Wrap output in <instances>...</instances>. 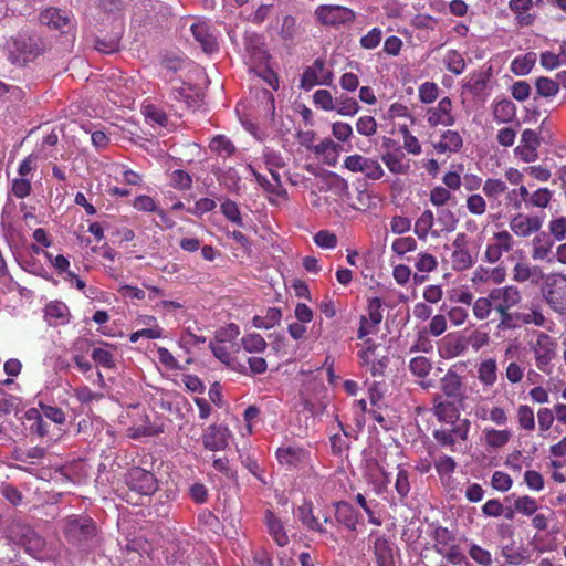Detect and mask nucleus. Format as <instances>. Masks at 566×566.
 Returning <instances> with one entry per match:
<instances>
[{
	"mask_svg": "<svg viewBox=\"0 0 566 566\" xmlns=\"http://www.w3.org/2000/svg\"><path fill=\"white\" fill-rule=\"evenodd\" d=\"M60 527L66 542L77 548L88 547L97 534L95 522L87 515H69Z\"/></svg>",
	"mask_w": 566,
	"mask_h": 566,
	"instance_id": "1",
	"label": "nucleus"
},
{
	"mask_svg": "<svg viewBox=\"0 0 566 566\" xmlns=\"http://www.w3.org/2000/svg\"><path fill=\"white\" fill-rule=\"evenodd\" d=\"M6 50L9 61L22 66L40 56L44 46L39 36L24 32L11 36L7 41Z\"/></svg>",
	"mask_w": 566,
	"mask_h": 566,
	"instance_id": "2",
	"label": "nucleus"
},
{
	"mask_svg": "<svg viewBox=\"0 0 566 566\" xmlns=\"http://www.w3.org/2000/svg\"><path fill=\"white\" fill-rule=\"evenodd\" d=\"M541 289L543 298L549 307L557 312H566V275L562 273L544 274Z\"/></svg>",
	"mask_w": 566,
	"mask_h": 566,
	"instance_id": "3",
	"label": "nucleus"
},
{
	"mask_svg": "<svg viewBox=\"0 0 566 566\" xmlns=\"http://www.w3.org/2000/svg\"><path fill=\"white\" fill-rule=\"evenodd\" d=\"M536 339L531 344V350L537 369L551 373V364L557 356V342L545 332H535Z\"/></svg>",
	"mask_w": 566,
	"mask_h": 566,
	"instance_id": "4",
	"label": "nucleus"
},
{
	"mask_svg": "<svg viewBox=\"0 0 566 566\" xmlns=\"http://www.w3.org/2000/svg\"><path fill=\"white\" fill-rule=\"evenodd\" d=\"M366 348L358 353L361 365L368 366L374 377L384 376L389 364L388 349L385 346L377 345L370 339L366 340Z\"/></svg>",
	"mask_w": 566,
	"mask_h": 566,
	"instance_id": "5",
	"label": "nucleus"
},
{
	"mask_svg": "<svg viewBox=\"0 0 566 566\" xmlns=\"http://www.w3.org/2000/svg\"><path fill=\"white\" fill-rule=\"evenodd\" d=\"M126 484L130 492L140 496H150L158 490V481L154 473L139 467L127 472Z\"/></svg>",
	"mask_w": 566,
	"mask_h": 566,
	"instance_id": "6",
	"label": "nucleus"
},
{
	"mask_svg": "<svg viewBox=\"0 0 566 566\" xmlns=\"http://www.w3.org/2000/svg\"><path fill=\"white\" fill-rule=\"evenodd\" d=\"M333 78L334 74L332 69L326 66L323 59H316L304 70L300 86L305 91H310L316 85L329 86L333 83Z\"/></svg>",
	"mask_w": 566,
	"mask_h": 566,
	"instance_id": "7",
	"label": "nucleus"
},
{
	"mask_svg": "<svg viewBox=\"0 0 566 566\" xmlns=\"http://www.w3.org/2000/svg\"><path fill=\"white\" fill-rule=\"evenodd\" d=\"M543 223V217L523 212H517L509 219L510 231L522 239L536 234L542 229Z\"/></svg>",
	"mask_w": 566,
	"mask_h": 566,
	"instance_id": "8",
	"label": "nucleus"
},
{
	"mask_svg": "<svg viewBox=\"0 0 566 566\" xmlns=\"http://www.w3.org/2000/svg\"><path fill=\"white\" fill-rule=\"evenodd\" d=\"M515 240L511 232L501 230L494 232L486 244L484 256L489 263H496L504 253L513 250Z\"/></svg>",
	"mask_w": 566,
	"mask_h": 566,
	"instance_id": "9",
	"label": "nucleus"
},
{
	"mask_svg": "<svg viewBox=\"0 0 566 566\" xmlns=\"http://www.w3.org/2000/svg\"><path fill=\"white\" fill-rule=\"evenodd\" d=\"M344 167L352 172H361L373 180L380 179L385 174L382 167L376 159L358 154L347 156L344 160Z\"/></svg>",
	"mask_w": 566,
	"mask_h": 566,
	"instance_id": "10",
	"label": "nucleus"
},
{
	"mask_svg": "<svg viewBox=\"0 0 566 566\" xmlns=\"http://www.w3.org/2000/svg\"><path fill=\"white\" fill-rule=\"evenodd\" d=\"M490 293L494 311H511L518 306L523 300L521 290L516 285L494 287Z\"/></svg>",
	"mask_w": 566,
	"mask_h": 566,
	"instance_id": "11",
	"label": "nucleus"
},
{
	"mask_svg": "<svg viewBox=\"0 0 566 566\" xmlns=\"http://www.w3.org/2000/svg\"><path fill=\"white\" fill-rule=\"evenodd\" d=\"M315 14L317 19L324 24H343L354 20V12L342 6H319Z\"/></svg>",
	"mask_w": 566,
	"mask_h": 566,
	"instance_id": "12",
	"label": "nucleus"
},
{
	"mask_svg": "<svg viewBox=\"0 0 566 566\" xmlns=\"http://www.w3.org/2000/svg\"><path fill=\"white\" fill-rule=\"evenodd\" d=\"M230 431L222 424H211L202 433V444L210 451L224 450L229 444Z\"/></svg>",
	"mask_w": 566,
	"mask_h": 566,
	"instance_id": "13",
	"label": "nucleus"
},
{
	"mask_svg": "<svg viewBox=\"0 0 566 566\" xmlns=\"http://www.w3.org/2000/svg\"><path fill=\"white\" fill-rule=\"evenodd\" d=\"M452 102L449 97L440 99L436 107H431L427 111V120L430 126L436 127L452 126L455 123V118L451 113Z\"/></svg>",
	"mask_w": 566,
	"mask_h": 566,
	"instance_id": "14",
	"label": "nucleus"
},
{
	"mask_svg": "<svg viewBox=\"0 0 566 566\" xmlns=\"http://www.w3.org/2000/svg\"><path fill=\"white\" fill-rule=\"evenodd\" d=\"M263 523L266 527V532L275 544L280 547H285L290 543L285 525L280 516H277L272 510L264 512Z\"/></svg>",
	"mask_w": 566,
	"mask_h": 566,
	"instance_id": "15",
	"label": "nucleus"
},
{
	"mask_svg": "<svg viewBox=\"0 0 566 566\" xmlns=\"http://www.w3.org/2000/svg\"><path fill=\"white\" fill-rule=\"evenodd\" d=\"M470 429V421L461 419L453 424L452 429L436 430L434 439L442 446L453 447L457 439L467 440Z\"/></svg>",
	"mask_w": 566,
	"mask_h": 566,
	"instance_id": "16",
	"label": "nucleus"
},
{
	"mask_svg": "<svg viewBox=\"0 0 566 566\" xmlns=\"http://www.w3.org/2000/svg\"><path fill=\"white\" fill-rule=\"evenodd\" d=\"M190 31L195 40L200 44L206 53H213L218 50L216 36L210 31L209 25L203 21H196L190 25Z\"/></svg>",
	"mask_w": 566,
	"mask_h": 566,
	"instance_id": "17",
	"label": "nucleus"
},
{
	"mask_svg": "<svg viewBox=\"0 0 566 566\" xmlns=\"http://www.w3.org/2000/svg\"><path fill=\"white\" fill-rule=\"evenodd\" d=\"M544 272L537 265H532L527 262H517L512 270V280L517 283L531 281L538 283L544 277Z\"/></svg>",
	"mask_w": 566,
	"mask_h": 566,
	"instance_id": "18",
	"label": "nucleus"
},
{
	"mask_svg": "<svg viewBox=\"0 0 566 566\" xmlns=\"http://www.w3.org/2000/svg\"><path fill=\"white\" fill-rule=\"evenodd\" d=\"M468 349V342L462 336L448 335L446 336L439 347V353L442 358H454Z\"/></svg>",
	"mask_w": 566,
	"mask_h": 566,
	"instance_id": "19",
	"label": "nucleus"
},
{
	"mask_svg": "<svg viewBox=\"0 0 566 566\" xmlns=\"http://www.w3.org/2000/svg\"><path fill=\"white\" fill-rule=\"evenodd\" d=\"M554 242L545 233L537 234L532 240L531 256L534 261L552 262V249Z\"/></svg>",
	"mask_w": 566,
	"mask_h": 566,
	"instance_id": "20",
	"label": "nucleus"
},
{
	"mask_svg": "<svg viewBox=\"0 0 566 566\" xmlns=\"http://www.w3.org/2000/svg\"><path fill=\"white\" fill-rule=\"evenodd\" d=\"M367 476L377 494H381L390 482V474L376 460L368 463Z\"/></svg>",
	"mask_w": 566,
	"mask_h": 566,
	"instance_id": "21",
	"label": "nucleus"
},
{
	"mask_svg": "<svg viewBox=\"0 0 566 566\" xmlns=\"http://www.w3.org/2000/svg\"><path fill=\"white\" fill-rule=\"evenodd\" d=\"M476 377L484 388H491L497 381V364L494 358H486L476 366Z\"/></svg>",
	"mask_w": 566,
	"mask_h": 566,
	"instance_id": "22",
	"label": "nucleus"
},
{
	"mask_svg": "<svg viewBox=\"0 0 566 566\" xmlns=\"http://www.w3.org/2000/svg\"><path fill=\"white\" fill-rule=\"evenodd\" d=\"M40 21L42 24L61 32H66L70 24L69 15L56 8L43 10L40 14Z\"/></svg>",
	"mask_w": 566,
	"mask_h": 566,
	"instance_id": "23",
	"label": "nucleus"
},
{
	"mask_svg": "<svg viewBox=\"0 0 566 566\" xmlns=\"http://www.w3.org/2000/svg\"><path fill=\"white\" fill-rule=\"evenodd\" d=\"M463 145V139L457 130H446L439 142L433 143L438 154L458 153Z\"/></svg>",
	"mask_w": 566,
	"mask_h": 566,
	"instance_id": "24",
	"label": "nucleus"
},
{
	"mask_svg": "<svg viewBox=\"0 0 566 566\" xmlns=\"http://www.w3.org/2000/svg\"><path fill=\"white\" fill-rule=\"evenodd\" d=\"M210 348L221 363L229 366L231 369L237 370L242 374H247V368L243 364L237 361L231 354L229 353L227 346L224 345V339H217L210 344Z\"/></svg>",
	"mask_w": 566,
	"mask_h": 566,
	"instance_id": "25",
	"label": "nucleus"
},
{
	"mask_svg": "<svg viewBox=\"0 0 566 566\" xmlns=\"http://www.w3.org/2000/svg\"><path fill=\"white\" fill-rule=\"evenodd\" d=\"M296 515L307 530L318 532L319 534H327L326 528L321 525L317 517L313 514V505L311 502H304L300 505Z\"/></svg>",
	"mask_w": 566,
	"mask_h": 566,
	"instance_id": "26",
	"label": "nucleus"
},
{
	"mask_svg": "<svg viewBox=\"0 0 566 566\" xmlns=\"http://www.w3.org/2000/svg\"><path fill=\"white\" fill-rule=\"evenodd\" d=\"M442 392L449 398H458L462 391V379L453 370L449 369L440 380Z\"/></svg>",
	"mask_w": 566,
	"mask_h": 566,
	"instance_id": "27",
	"label": "nucleus"
},
{
	"mask_svg": "<svg viewBox=\"0 0 566 566\" xmlns=\"http://www.w3.org/2000/svg\"><path fill=\"white\" fill-rule=\"evenodd\" d=\"M276 458L280 464L291 468L304 461L306 452L301 448L284 447L277 449Z\"/></svg>",
	"mask_w": 566,
	"mask_h": 566,
	"instance_id": "28",
	"label": "nucleus"
},
{
	"mask_svg": "<svg viewBox=\"0 0 566 566\" xmlns=\"http://www.w3.org/2000/svg\"><path fill=\"white\" fill-rule=\"evenodd\" d=\"M43 417L44 416L38 408H30L24 413V419L30 423L29 430L41 438L49 433V426Z\"/></svg>",
	"mask_w": 566,
	"mask_h": 566,
	"instance_id": "29",
	"label": "nucleus"
},
{
	"mask_svg": "<svg viewBox=\"0 0 566 566\" xmlns=\"http://www.w3.org/2000/svg\"><path fill=\"white\" fill-rule=\"evenodd\" d=\"M483 434L485 444L493 449L504 447L512 437L510 430H496L494 428H485Z\"/></svg>",
	"mask_w": 566,
	"mask_h": 566,
	"instance_id": "30",
	"label": "nucleus"
},
{
	"mask_svg": "<svg viewBox=\"0 0 566 566\" xmlns=\"http://www.w3.org/2000/svg\"><path fill=\"white\" fill-rule=\"evenodd\" d=\"M240 342L243 349L250 354H261L268 348V343L258 333L245 334Z\"/></svg>",
	"mask_w": 566,
	"mask_h": 566,
	"instance_id": "31",
	"label": "nucleus"
},
{
	"mask_svg": "<svg viewBox=\"0 0 566 566\" xmlns=\"http://www.w3.org/2000/svg\"><path fill=\"white\" fill-rule=\"evenodd\" d=\"M282 318V313L280 308L270 307L266 311L264 316H254L252 319V325L255 328L270 329L277 325Z\"/></svg>",
	"mask_w": 566,
	"mask_h": 566,
	"instance_id": "32",
	"label": "nucleus"
},
{
	"mask_svg": "<svg viewBox=\"0 0 566 566\" xmlns=\"http://www.w3.org/2000/svg\"><path fill=\"white\" fill-rule=\"evenodd\" d=\"M516 115L514 103L509 99L497 102L493 108V116L497 123H509Z\"/></svg>",
	"mask_w": 566,
	"mask_h": 566,
	"instance_id": "33",
	"label": "nucleus"
},
{
	"mask_svg": "<svg viewBox=\"0 0 566 566\" xmlns=\"http://www.w3.org/2000/svg\"><path fill=\"white\" fill-rule=\"evenodd\" d=\"M450 262L453 270L464 271L473 265L474 259L469 249H459L452 250Z\"/></svg>",
	"mask_w": 566,
	"mask_h": 566,
	"instance_id": "34",
	"label": "nucleus"
},
{
	"mask_svg": "<svg viewBox=\"0 0 566 566\" xmlns=\"http://www.w3.org/2000/svg\"><path fill=\"white\" fill-rule=\"evenodd\" d=\"M553 191L546 187L533 191L527 200L526 208L545 209L551 205Z\"/></svg>",
	"mask_w": 566,
	"mask_h": 566,
	"instance_id": "35",
	"label": "nucleus"
},
{
	"mask_svg": "<svg viewBox=\"0 0 566 566\" xmlns=\"http://www.w3.org/2000/svg\"><path fill=\"white\" fill-rule=\"evenodd\" d=\"M335 517L338 523L345 525L350 530H354L356 526L357 516L353 507L345 502H339L336 504Z\"/></svg>",
	"mask_w": 566,
	"mask_h": 566,
	"instance_id": "36",
	"label": "nucleus"
},
{
	"mask_svg": "<svg viewBox=\"0 0 566 566\" xmlns=\"http://www.w3.org/2000/svg\"><path fill=\"white\" fill-rule=\"evenodd\" d=\"M517 321L524 325L545 327L547 318L541 311L539 306L533 305L530 308V312L517 313Z\"/></svg>",
	"mask_w": 566,
	"mask_h": 566,
	"instance_id": "37",
	"label": "nucleus"
},
{
	"mask_svg": "<svg viewBox=\"0 0 566 566\" xmlns=\"http://www.w3.org/2000/svg\"><path fill=\"white\" fill-rule=\"evenodd\" d=\"M381 159L392 174H407L410 168L402 154L386 153Z\"/></svg>",
	"mask_w": 566,
	"mask_h": 566,
	"instance_id": "38",
	"label": "nucleus"
},
{
	"mask_svg": "<svg viewBox=\"0 0 566 566\" xmlns=\"http://www.w3.org/2000/svg\"><path fill=\"white\" fill-rule=\"evenodd\" d=\"M434 223V214L431 210H424L415 223V233L419 239L426 240Z\"/></svg>",
	"mask_w": 566,
	"mask_h": 566,
	"instance_id": "39",
	"label": "nucleus"
},
{
	"mask_svg": "<svg viewBox=\"0 0 566 566\" xmlns=\"http://www.w3.org/2000/svg\"><path fill=\"white\" fill-rule=\"evenodd\" d=\"M211 151L221 157H230L235 151V146L223 135L214 136L209 145Z\"/></svg>",
	"mask_w": 566,
	"mask_h": 566,
	"instance_id": "40",
	"label": "nucleus"
},
{
	"mask_svg": "<svg viewBox=\"0 0 566 566\" xmlns=\"http://www.w3.org/2000/svg\"><path fill=\"white\" fill-rule=\"evenodd\" d=\"M335 111L339 115L350 117L356 115L360 109L358 102L355 98L346 95H340L339 97H337L335 99Z\"/></svg>",
	"mask_w": 566,
	"mask_h": 566,
	"instance_id": "41",
	"label": "nucleus"
},
{
	"mask_svg": "<svg viewBox=\"0 0 566 566\" xmlns=\"http://www.w3.org/2000/svg\"><path fill=\"white\" fill-rule=\"evenodd\" d=\"M374 553L376 556L377 565L380 563L394 560L391 544L385 537H377L375 539Z\"/></svg>",
	"mask_w": 566,
	"mask_h": 566,
	"instance_id": "42",
	"label": "nucleus"
},
{
	"mask_svg": "<svg viewBox=\"0 0 566 566\" xmlns=\"http://www.w3.org/2000/svg\"><path fill=\"white\" fill-rule=\"evenodd\" d=\"M493 310L494 305L490 292L488 296L479 297L472 304L473 314L480 321L486 319Z\"/></svg>",
	"mask_w": 566,
	"mask_h": 566,
	"instance_id": "43",
	"label": "nucleus"
},
{
	"mask_svg": "<svg viewBox=\"0 0 566 566\" xmlns=\"http://www.w3.org/2000/svg\"><path fill=\"white\" fill-rule=\"evenodd\" d=\"M514 510L524 516H532L537 512L538 503L530 495H522L514 501Z\"/></svg>",
	"mask_w": 566,
	"mask_h": 566,
	"instance_id": "44",
	"label": "nucleus"
},
{
	"mask_svg": "<svg viewBox=\"0 0 566 566\" xmlns=\"http://www.w3.org/2000/svg\"><path fill=\"white\" fill-rule=\"evenodd\" d=\"M507 190L506 184L496 178H488L482 187V191L489 199H497L501 195Z\"/></svg>",
	"mask_w": 566,
	"mask_h": 566,
	"instance_id": "45",
	"label": "nucleus"
},
{
	"mask_svg": "<svg viewBox=\"0 0 566 566\" xmlns=\"http://www.w3.org/2000/svg\"><path fill=\"white\" fill-rule=\"evenodd\" d=\"M144 115L146 117V120L151 126H158V127H167L168 125V117L164 111L160 108L154 106V105H147L144 107Z\"/></svg>",
	"mask_w": 566,
	"mask_h": 566,
	"instance_id": "46",
	"label": "nucleus"
},
{
	"mask_svg": "<svg viewBox=\"0 0 566 566\" xmlns=\"http://www.w3.org/2000/svg\"><path fill=\"white\" fill-rule=\"evenodd\" d=\"M536 61L534 53H528L522 57H516L511 64V70L516 75H526L531 72Z\"/></svg>",
	"mask_w": 566,
	"mask_h": 566,
	"instance_id": "47",
	"label": "nucleus"
},
{
	"mask_svg": "<svg viewBox=\"0 0 566 566\" xmlns=\"http://www.w3.org/2000/svg\"><path fill=\"white\" fill-rule=\"evenodd\" d=\"M443 62H444V65L446 67L459 75L461 73H463L464 69H465V62H464V59L462 57V55L455 51V50H450L446 53L444 55V59H443Z\"/></svg>",
	"mask_w": 566,
	"mask_h": 566,
	"instance_id": "48",
	"label": "nucleus"
},
{
	"mask_svg": "<svg viewBox=\"0 0 566 566\" xmlns=\"http://www.w3.org/2000/svg\"><path fill=\"white\" fill-rule=\"evenodd\" d=\"M536 92L543 97H553L559 92L558 82L549 77H538L535 83Z\"/></svg>",
	"mask_w": 566,
	"mask_h": 566,
	"instance_id": "49",
	"label": "nucleus"
},
{
	"mask_svg": "<svg viewBox=\"0 0 566 566\" xmlns=\"http://www.w3.org/2000/svg\"><path fill=\"white\" fill-rule=\"evenodd\" d=\"M91 356L97 365L104 368L111 369L115 367L114 353L105 347L93 348Z\"/></svg>",
	"mask_w": 566,
	"mask_h": 566,
	"instance_id": "50",
	"label": "nucleus"
},
{
	"mask_svg": "<svg viewBox=\"0 0 566 566\" xmlns=\"http://www.w3.org/2000/svg\"><path fill=\"white\" fill-rule=\"evenodd\" d=\"M517 421L522 429L532 431L535 428V417L533 409L527 405L518 406L516 410Z\"/></svg>",
	"mask_w": 566,
	"mask_h": 566,
	"instance_id": "51",
	"label": "nucleus"
},
{
	"mask_svg": "<svg viewBox=\"0 0 566 566\" xmlns=\"http://www.w3.org/2000/svg\"><path fill=\"white\" fill-rule=\"evenodd\" d=\"M397 478L395 482V489L401 500L406 499L410 492V482H409V473L402 467H397Z\"/></svg>",
	"mask_w": 566,
	"mask_h": 566,
	"instance_id": "52",
	"label": "nucleus"
},
{
	"mask_svg": "<svg viewBox=\"0 0 566 566\" xmlns=\"http://www.w3.org/2000/svg\"><path fill=\"white\" fill-rule=\"evenodd\" d=\"M489 76L480 72L478 74H473L467 82L465 88L470 91L473 95L479 96L481 95L488 85Z\"/></svg>",
	"mask_w": 566,
	"mask_h": 566,
	"instance_id": "53",
	"label": "nucleus"
},
{
	"mask_svg": "<svg viewBox=\"0 0 566 566\" xmlns=\"http://www.w3.org/2000/svg\"><path fill=\"white\" fill-rule=\"evenodd\" d=\"M438 261L436 256H433L430 253L422 252L417 255V259L415 261V268L418 272L421 273H429L437 269Z\"/></svg>",
	"mask_w": 566,
	"mask_h": 566,
	"instance_id": "54",
	"label": "nucleus"
},
{
	"mask_svg": "<svg viewBox=\"0 0 566 566\" xmlns=\"http://www.w3.org/2000/svg\"><path fill=\"white\" fill-rule=\"evenodd\" d=\"M313 102L315 106L323 111L329 112L335 109V99L327 90H317L313 95Z\"/></svg>",
	"mask_w": 566,
	"mask_h": 566,
	"instance_id": "55",
	"label": "nucleus"
},
{
	"mask_svg": "<svg viewBox=\"0 0 566 566\" xmlns=\"http://www.w3.org/2000/svg\"><path fill=\"white\" fill-rule=\"evenodd\" d=\"M431 363L424 356H417L409 363L410 371L417 377H426L431 370Z\"/></svg>",
	"mask_w": 566,
	"mask_h": 566,
	"instance_id": "56",
	"label": "nucleus"
},
{
	"mask_svg": "<svg viewBox=\"0 0 566 566\" xmlns=\"http://www.w3.org/2000/svg\"><path fill=\"white\" fill-rule=\"evenodd\" d=\"M39 410L42 412V415L52 422L56 424H63L65 422L66 417L61 408L49 406L42 402L39 403Z\"/></svg>",
	"mask_w": 566,
	"mask_h": 566,
	"instance_id": "57",
	"label": "nucleus"
},
{
	"mask_svg": "<svg viewBox=\"0 0 566 566\" xmlns=\"http://www.w3.org/2000/svg\"><path fill=\"white\" fill-rule=\"evenodd\" d=\"M437 220H438V223L442 226L441 231H446V232L454 231L457 228V224H458V219H457L455 214L448 209L440 210L438 212Z\"/></svg>",
	"mask_w": 566,
	"mask_h": 566,
	"instance_id": "58",
	"label": "nucleus"
},
{
	"mask_svg": "<svg viewBox=\"0 0 566 566\" xmlns=\"http://www.w3.org/2000/svg\"><path fill=\"white\" fill-rule=\"evenodd\" d=\"M391 249L395 253L403 255L417 249V241L412 237L398 238L392 242Z\"/></svg>",
	"mask_w": 566,
	"mask_h": 566,
	"instance_id": "59",
	"label": "nucleus"
},
{
	"mask_svg": "<svg viewBox=\"0 0 566 566\" xmlns=\"http://www.w3.org/2000/svg\"><path fill=\"white\" fill-rule=\"evenodd\" d=\"M170 182L175 188L186 190L191 187L192 179L185 170L176 169L170 174Z\"/></svg>",
	"mask_w": 566,
	"mask_h": 566,
	"instance_id": "60",
	"label": "nucleus"
},
{
	"mask_svg": "<svg viewBox=\"0 0 566 566\" xmlns=\"http://www.w3.org/2000/svg\"><path fill=\"white\" fill-rule=\"evenodd\" d=\"M548 230L555 240L563 241L566 238V217L552 219L548 223Z\"/></svg>",
	"mask_w": 566,
	"mask_h": 566,
	"instance_id": "61",
	"label": "nucleus"
},
{
	"mask_svg": "<svg viewBox=\"0 0 566 566\" xmlns=\"http://www.w3.org/2000/svg\"><path fill=\"white\" fill-rule=\"evenodd\" d=\"M470 557L481 566H491L492 556L491 553L481 546L473 544L469 549Z\"/></svg>",
	"mask_w": 566,
	"mask_h": 566,
	"instance_id": "62",
	"label": "nucleus"
},
{
	"mask_svg": "<svg viewBox=\"0 0 566 566\" xmlns=\"http://www.w3.org/2000/svg\"><path fill=\"white\" fill-rule=\"evenodd\" d=\"M491 485L501 492L509 491L513 485L511 476L503 471H495L491 478Z\"/></svg>",
	"mask_w": 566,
	"mask_h": 566,
	"instance_id": "63",
	"label": "nucleus"
},
{
	"mask_svg": "<svg viewBox=\"0 0 566 566\" xmlns=\"http://www.w3.org/2000/svg\"><path fill=\"white\" fill-rule=\"evenodd\" d=\"M356 129L360 135L370 137L377 132V122L373 116H361L356 123Z\"/></svg>",
	"mask_w": 566,
	"mask_h": 566,
	"instance_id": "64",
	"label": "nucleus"
}]
</instances>
